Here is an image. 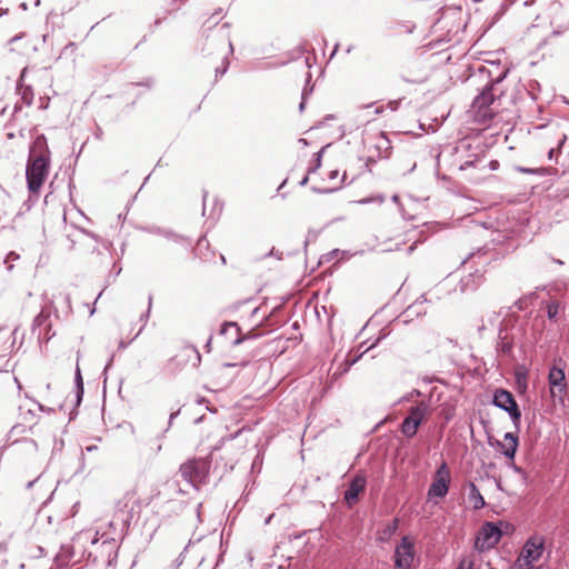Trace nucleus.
Wrapping results in <instances>:
<instances>
[{
  "label": "nucleus",
  "instance_id": "1",
  "mask_svg": "<svg viewBox=\"0 0 569 569\" xmlns=\"http://www.w3.org/2000/svg\"><path fill=\"white\" fill-rule=\"evenodd\" d=\"M50 171V151L43 136L38 137L29 152L26 167L28 190L32 197L38 198Z\"/></svg>",
  "mask_w": 569,
  "mask_h": 569
},
{
  "label": "nucleus",
  "instance_id": "2",
  "mask_svg": "<svg viewBox=\"0 0 569 569\" xmlns=\"http://www.w3.org/2000/svg\"><path fill=\"white\" fill-rule=\"evenodd\" d=\"M158 495V489L149 485L147 479L141 478L138 479L134 486L124 493L123 498L119 501V506H121L120 508L129 515L138 513Z\"/></svg>",
  "mask_w": 569,
  "mask_h": 569
},
{
  "label": "nucleus",
  "instance_id": "3",
  "mask_svg": "<svg viewBox=\"0 0 569 569\" xmlns=\"http://www.w3.org/2000/svg\"><path fill=\"white\" fill-rule=\"evenodd\" d=\"M513 531L515 526L508 521H486L476 536L475 549L479 552L491 550L499 543L503 536H510Z\"/></svg>",
  "mask_w": 569,
  "mask_h": 569
},
{
  "label": "nucleus",
  "instance_id": "4",
  "mask_svg": "<svg viewBox=\"0 0 569 569\" xmlns=\"http://www.w3.org/2000/svg\"><path fill=\"white\" fill-rule=\"evenodd\" d=\"M492 90L493 84H488L472 102L471 112L479 123H486L498 112V102Z\"/></svg>",
  "mask_w": 569,
  "mask_h": 569
},
{
  "label": "nucleus",
  "instance_id": "5",
  "mask_svg": "<svg viewBox=\"0 0 569 569\" xmlns=\"http://www.w3.org/2000/svg\"><path fill=\"white\" fill-rule=\"evenodd\" d=\"M545 549V539L540 536H531L525 543L520 555L511 569H532Z\"/></svg>",
  "mask_w": 569,
  "mask_h": 569
},
{
  "label": "nucleus",
  "instance_id": "6",
  "mask_svg": "<svg viewBox=\"0 0 569 569\" xmlns=\"http://www.w3.org/2000/svg\"><path fill=\"white\" fill-rule=\"evenodd\" d=\"M493 405L508 412L513 425L517 428L519 427L521 412L511 392L505 389L496 390L493 395Z\"/></svg>",
  "mask_w": 569,
  "mask_h": 569
},
{
  "label": "nucleus",
  "instance_id": "7",
  "mask_svg": "<svg viewBox=\"0 0 569 569\" xmlns=\"http://www.w3.org/2000/svg\"><path fill=\"white\" fill-rule=\"evenodd\" d=\"M208 462L206 460H190L180 467L181 476L192 486L197 487L203 481L208 472Z\"/></svg>",
  "mask_w": 569,
  "mask_h": 569
},
{
  "label": "nucleus",
  "instance_id": "8",
  "mask_svg": "<svg viewBox=\"0 0 569 569\" xmlns=\"http://www.w3.org/2000/svg\"><path fill=\"white\" fill-rule=\"evenodd\" d=\"M449 483L450 470L448 466L443 462L436 471L433 481L428 490V497L443 498L448 493Z\"/></svg>",
  "mask_w": 569,
  "mask_h": 569
},
{
  "label": "nucleus",
  "instance_id": "9",
  "mask_svg": "<svg viewBox=\"0 0 569 569\" xmlns=\"http://www.w3.org/2000/svg\"><path fill=\"white\" fill-rule=\"evenodd\" d=\"M413 558V541L409 537H403L395 550L396 569H410Z\"/></svg>",
  "mask_w": 569,
  "mask_h": 569
},
{
  "label": "nucleus",
  "instance_id": "10",
  "mask_svg": "<svg viewBox=\"0 0 569 569\" xmlns=\"http://www.w3.org/2000/svg\"><path fill=\"white\" fill-rule=\"evenodd\" d=\"M550 391L555 397L558 392L562 397L567 391L566 376L562 368L552 367L548 375Z\"/></svg>",
  "mask_w": 569,
  "mask_h": 569
},
{
  "label": "nucleus",
  "instance_id": "11",
  "mask_svg": "<svg viewBox=\"0 0 569 569\" xmlns=\"http://www.w3.org/2000/svg\"><path fill=\"white\" fill-rule=\"evenodd\" d=\"M366 477L363 475H357L351 480L349 488L345 492V500L352 505L358 500L359 493L365 489L366 487Z\"/></svg>",
  "mask_w": 569,
  "mask_h": 569
},
{
  "label": "nucleus",
  "instance_id": "12",
  "mask_svg": "<svg viewBox=\"0 0 569 569\" xmlns=\"http://www.w3.org/2000/svg\"><path fill=\"white\" fill-rule=\"evenodd\" d=\"M518 446H519L518 436L512 432H507L505 435L503 442H501V441L497 442V447L511 461L515 459Z\"/></svg>",
  "mask_w": 569,
  "mask_h": 569
},
{
  "label": "nucleus",
  "instance_id": "13",
  "mask_svg": "<svg viewBox=\"0 0 569 569\" xmlns=\"http://www.w3.org/2000/svg\"><path fill=\"white\" fill-rule=\"evenodd\" d=\"M399 527V519L395 518L391 522L385 526L382 529L377 531V540L380 542H387L396 533Z\"/></svg>",
  "mask_w": 569,
  "mask_h": 569
},
{
  "label": "nucleus",
  "instance_id": "14",
  "mask_svg": "<svg viewBox=\"0 0 569 569\" xmlns=\"http://www.w3.org/2000/svg\"><path fill=\"white\" fill-rule=\"evenodd\" d=\"M431 413V407L428 402L421 401L416 407H412L409 417L413 420H417L419 423L422 422L425 417Z\"/></svg>",
  "mask_w": 569,
  "mask_h": 569
},
{
  "label": "nucleus",
  "instance_id": "15",
  "mask_svg": "<svg viewBox=\"0 0 569 569\" xmlns=\"http://www.w3.org/2000/svg\"><path fill=\"white\" fill-rule=\"evenodd\" d=\"M468 499L472 503L475 509H481L486 505L482 495L480 493L476 485L472 482L469 483Z\"/></svg>",
  "mask_w": 569,
  "mask_h": 569
},
{
  "label": "nucleus",
  "instance_id": "16",
  "mask_svg": "<svg viewBox=\"0 0 569 569\" xmlns=\"http://www.w3.org/2000/svg\"><path fill=\"white\" fill-rule=\"evenodd\" d=\"M239 327L236 322H226L221 326L220 333L221 335H228L232 333L234 336V339L232 341L233 345H239L242 339L239 337Z\"/></svg>",
  "mask_w": 569,
  "mask_h": 569
},
{
  "label": "nucleus",
  "instance_id": "17",
  "mask_svg": "<svg viewBox=\"0 0 569 569\" xmlns=\"http://www.w3.org/2000/svg\"><path fill=\"white\" fill-rule=\"evenodd\" d=\"M420 423L417 420H413L408 416L402 422L401 431L405 436L412 437L416 435Z\"/></svg>",
  "mask_w": 569,
  "mask_h": 569
},
{
  "label": "nucleus",
  "instance_id": "18",
  "mask_svg": "<svg viewBox=\"0 0 569 569\" xmlns=\"http://www.w3.org/2000/svg\"><path fill=\"white\" fill-rule=\"evenodd\" d=\"M420 423L417 420H413L408 416L402 422L401 431L405 436L412 437L416 435Z\"/></svg>",
  "mask_w": 569,
  "mask_h": 569
},
{
  "label": "nucleus",
  "instance_id": "19",
  "mask_svg": "<svg viewBox=\"0 0 569 569\" xmlns=\"http://www.w3.org/2000/svg\"><path fill=\"white\" fill-rule=\"evenodd\" d=\"M516 381L518 388L525 391L527 389V371L523 369H518L516 371Z\"/></svg>",
  "mask_w": 569,
  "mask_h": 569
},
{
  "label": "nucleus",
  "instance_id": "20",
  "mask_svg": "<svg viewBox=\"0 0 569 569\" xmlns=\"http://www.w3.org/2000/svg\"><path fill=\"white\" fill-rule=\"evenodd\" d=\"M476 562L472 557H463L459 563L457 569H475Z\"/></svg>",
  "mask_w": 569,
  "mask_h": 569
},
{
  "label": "nucleus",
  "instance_id": "21",
  "mask_svg": "<svg viewBox=\"0 0 569 569\" xmlns=\"http://www.w3.org/2000/svg\"><path fill=\"white\" fill-rule=\"evenodd\" d=\"M560 305L557 301H550L547 306L549 319H555L559 312Z\"/></svg>",
  "mask_w": 569,
  "mask_h": 569
},
{
  "label": "nucleus",
  "instance_id": "22",
  "mask_svg": "<svg viewBox=\"0 0 569 569\" xmlns=\"http://www.w3.org/2000/svg\"><path fill=\"white\" fill-rule=\"evenodd\" d=\"M76 383L78 386V389L82 392L83 383H82V377H81V371H80L79 366H77V369H76Z\"/></svg>",
  "mask_w": 569,
  "mask_h": 569
},
{
  "label": "nucleus",
  "instance_id": "23",
  "mask_svg": "<svg viewBox=\"0 0 569 569\" xmlns=\"http://www.w3.org/2000/svg\"><path fill=\"white\" fill-rule=\"evenodd\" d=\"M321 154H322V150L317 153L316 167H315L313 170H316L317 168L320 167V164H321Z\"/></svg>",
  "mask_w": 569,
  "mask_h": 569
},
{
  "label": "nucleus",
  "instance_id": "24",
  "mask_svg": "<svg viewBox=\"0 0 569 569\" xmlns=\"http://www.w3.org/2000/svg\"><path fill=\"white\" fill-rule=\"evenodd\" d=\"M388 106L391 108V110H396L398 108V101H391Z\"/></svg>",
  "mask_w": 569,
  "mask_h": 569
},
{
  "label": "nucleus",
  "instance_id": "25",
  "mask_svg": "<svg viewBox=\"0 0 569 569\" xmlns=\"http://www.w3.org/2000/svg\"><path fill=\"white\" fill-rule=\"evenodd\" d=\"M337 176H338V171H337V170H333V171H331V172L329 173V178H330V179H336V178H337Z\"/></svg>",
  "mask_w": 569,
  "mask_h": 569
},
{
  "label": "nucleus",
  "instance_id": "26",
  "mask_svg": "<svg viewBox=\"0 0 569 569\" xmlns=\"http://www.w3.org/2000/svg\"><path fill=\"white\" fill-rule=\"evenodd\" d=\"M371 201H372V199H368V198H367V199H361V200L359 201V203H369V202H371Z\"/></svg>",
  "mask_w": 569,
  "mask_h": 569
},
{
  "label": "nucleus",
  "instance_id": "27",
  "mask_svg": "<svg viewBox=\"0 0 569 569\" xmlns=\"http://www.w3.org/2000/svg\"><path fill=\"white\" fill-rule=\"evenodd\" d=\"M17 258H18V256H17V254H14L13 252H10V253L8 254V259H17Z\"/></svg>",
  "mask_w": 569,
  "mask_h": 569
},
{
  "label": "nucleus",
  "instance_id": "28",
  "mask_svg": "<svg viewBox=\"0 0 569 569\" xmlns=\"http://www.w3.org/2000/svg\"><path fill=\"white\" fill-rule=\"evenodd\" d=\"M519 170H520L521 172H528V173L533 172V170H531V169H525V168H520Z\"/></svg>",
  "mask_w": 569,
  "mask_h": 569
},
{
  "label": "nucleus",
  "instance_id": "29",
  "mask_svg": "<svg viewBox=\"0 0 569 569\" xmlns=\"http://www.w3.org/2000/svg\"><path fill=\"white\" fill-rule=\"evenodd\" d=\"M307 182H308V177H305V178L301 180L300 184H301V186H305Z\"/></svg>",
  "mask_w": 569,
  "mask_h": 569
},
{
  "label": "nucleus",
  "instance_id": "30",
  "mask_svg": "<svg viewBox=\"0 0 569 569\" xmlns=\"http://www.w3.org/2000/svg\"><path fill=\"white\" fill-rule=\"evenodd\" d=\"M380 112H382V107H378V108H376L375 113H377V114H378V113H380Z\"/></svg>",
  "mask_w": 569,
  "mask_h": 569
},
{
  "label": "nucleus",
  "instance_id": "31",
  "mask_svg": "<svg viewBox=\"0 0 569 569\" xmlns=\"http://www.w3.org/2000/svg\"><path fill=\"white\" fill-rule=\"evenodd\" d=\"M516 472H521V468L517 467L516 465H512Z\"/></svg>",
  "mask_w": 569,
  "mask_h": 569
},
{
  "label": "nucleus",
  "instance_id": "32",
  "mask_svg": "<svg viewBox=\"0 0 569 569\" xmlns=\"http://www.w3.org/2000/svg\"><path fill=\"white\" fill-rule=\"evenodd\" d=\"M151 301H152V298L149 297V307H148V312L150 311V308H151Z\"/></svg>",
  "mask_w": 569,
  "mask_h": 569
},
{
  "label": "nucleus",
  "instance_id": "33",
  "mask_svg": "<svg viewBox=\"0 0 569 569\" xmlns=\"http://www.w3.org/2000/svg\"><path fill=\"white\" fill-rule=\"evenodd\" d=\"M398 199H399V197H398V196H396V194L392 197V200H393L395 202H397V201H398Z\"/></svg>",
  "mask_w": 569,
  "mask_h": 569
},
{
  "label": "nucleus",
  "instance_id": "34",
  "mask_svg": "<svg viewBox=\"0 0 569 569\" xmlns=\"http://www.w3.org/2000/svg\"><path fill=\"white\" fill-rule=\"evenodd\" d=\"M274 254V250L271 249L270 252L268 253V256H273Z\"/></svg>",
  "mask_w": 569,
  "mask_h": 569
},
{
  "label": "nucleus",
  "instance_id": "35",
  "mask_svg": "<svg viewBox=\"0 0 569 569\" xmlns=\"http://www.w3.org/2000/svg\"><path fill=\"white\" fill-rule=\"evenodd\" d=\"M303 107H305V102L302 101V102L300 103V110H302V109H303Z\"/></svg>",
  "mask_w": 569,
  "mask_h": 569
},
{
  "label": "nucleus",
  "instance_id": "36",
  "mask_svg": "<svg viewBox=\"0 0 569 569\" xmlns=\"http://www.w3.org/2000/svg\"><path fill=\"white\" fill-rule=\"evenodd\" d=\"M210 343H211V338L209 339V341L207 342V348L209 349L210 347Z\"/></svg>",
  "mask_w": 569,
  "mask_h": 569
},
{
  "label": "nucleus",
  "instance_id": "37",
  "mask_svg": "<svg viewBox=\"0 0 569 569\" xmlns=\"http://www.w3.org/2000/svg\"><path fill=\"white\" fill-rule=\"evenodd\" d=\"M227 70V66L223 67V69L221 70V73H224Z\"/></svg>",
  "mask_w": 569,
  "mask_h": 569
},
{
  "label": "nucleus",
  "instance_id": "38",
  "mask_svg": "<svg viewBox=\"0 0 569 569\" xmlns=\"http://www.w3.org/2000/svg\"><path fill=\"white\" fill-rule=\"evenodd\" d=\"M381 139L385 140L386 143H388L387 139L385 138L383 134H381Z\"/></svg>",
  "mask_w": 569,
  "mask_h": 569
},
{
  "label": "nucleus",
  "instance_id": "39",
  "mask_svg": "<svg viewBox=\"0 0 569 569\" xmlns=\"http://www.w3.org/2000/svg\"><path fill=\"white\" fill-rule=\"evenodd\" d=\"M378 201H379L380 203H381V202H383V198H382V197H379V198H378Z\"/></svg>",
  "mask_w": 569,
  "mask_h": 569
},
{
  "label": "nucleus",
  "instance_id": "40",
  "mask_svg": "<svg viewBox=\"0 0 569 569\" xmlns=\"http://www.w3.org/2000/svg\"><path fill=\"white\" fill-rule=\"evenodd\" d=\"M552 153H553V150H550V152H549L550 158L552 157Z\"/></svg>",
  "mask_w": 569,
  "mask_h": 569
}]
</instances>
